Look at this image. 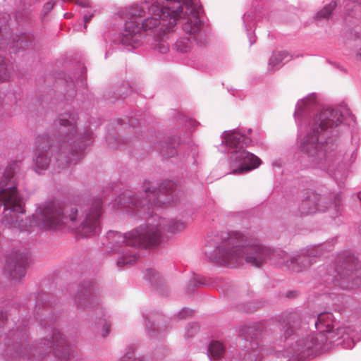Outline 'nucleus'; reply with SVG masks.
Wrapping results in <instances>:
<instances>
[{
	"label": "nucleus",
	"mask_w": 361,
	"mask_h": 361,
	"mask_svg": "<svg viewBox=\"0 0 361 361\" xmlns=\"http://www.w3.org/2000/svg\"><path fill=\"white\" fill-rule=\"evenodd\" d=\"M19 169L18 162H13L6 169L0 180V208L4 207L1 223L6 227L26 232L31 231L34 226L46 230L67 228L82 238L101 232L104 212L101 197L89 198L78 207L48 202L39 206L32 219L23 221L21 219L25 213L23 197L17 188L16 173Z\"/></svg>",
	"instance_id": "nucleus-1"
},
{
	"label": "nucleus",
	"mask_w": 361,
	"mask_h": 361,
	"mask_svg": "<svg viewBox=\"0 0 361 361\" xmlns=\"http://www.w3.org/2000/svg\"><path fill=\"white\" fill-rule=\"evenodd\" d=\"M351 116L345 106L322 108L314 93L298 102L294 118L301 140L300 147L307 158V167L326 171L336 182L346 177L349 166L357 158V152L343 154L337 151L329 135L330 129Z\"/></svg>",
	"instance_id": "nucleus-2"
},
{
	"label": "nucleus",
	"mask_w": 361,
	"mask_h": 361,
	"mask_svg": "<svg viewBox=\"0 0 361 361\" xmlns=\"http://www.w3.org/2000/svg\"><path fill=\"white\" fill-rule=\"evenodd\" d=\"M78 114H60L51 136L49 133L37 136L32 164L36 173L44 174L51 166L59 172L83 158L93 136L89 130L78 133Z\"/></svg>",
	"instance_id": "nucleus-3"
},
{
	"label": "nucleus",
	"mask_w": 361,
	"mask_h": 361,
	"mask_svg": "<svg viewBox=\"0 0 361 361\" xmlns=\"http://www.w3.org/2000/svg\"><path fill=\"white\" fill-rule=\"evenodd\" d=\"M179 1L164 0H145L134 4L123 10V14L129 20L123 25L117 41L127 50H132L142 44V31L154 35L152 47L160 54L169 50L168 34L177 25V16L183 13Z\"/></svg>",
	"instance_id": "nucleus-4"
},
{
	"label": "nucleus",
	"mask_w": 361,
	"mask_h": 361,
	"mask_svg": "<svg viewBox=\"0 0 361 361\" xmlns=\"http://www.w3.org/2000/svg\"><path fill=\"white\" fill-rule=\"evenodd\" d=\"M51 298L46 293H38L35 297L33 314L51 341L47 338H43L35 345L32 344V347L28 348L27 324L24 320L18 319L16 322L12 319L14 326L5 338L7 350L11 355L18 357L19 359L40 360L47 353H53L60 361L71 360L72 350L70 345L56 328V317L54 313Z\"/></svg>",
	"instance_id": "nucleus-5"
},
{
	"label": "nucleus",
	"mask_w": 361,
	"mask_h": 361,
	"mask_svg": "<svg viewBox=\"0 0 361 361\" xmlns=\"http://www.w3.org/2000/svg\"><path fill=\"white\" fill-rule=\"evenodd\" d=\"M206 247L204 255L210 262L228 268L244 263L255 267L268 262L280 264L286 256L281 250L271 249L252 235L235 231L208 236Z\"/></svg>",
	"instance_id": "nucleus-6"
},
{
	"label": "nucleus",
	"mask_w": 361,
	"mask_h": 361,
	"mask_svg": "<svg viewBox=\"0 0 361 361\" xmlns=\"http://www.w3.org/2000/svg\"><path fill=\"white\" fill-rule=\"evenodd\" d=\"M336 323L331 312H322L317 314V319L314 322L318 332L313 334L301 327L300 319L297 313L291 312L283 315L280 324L283 328V342L288 355L298 359L306 358L313 355L328 339L333 340L335 336L340 335L341 338H343V347L353 348L355 338L350 337V329L337 327L334 332Z\"/></svg>",
	"instance_id": "nucleus-7"
},
{
	"label": "nucleus",
	"mask_w": 361,
	"mask_h": 361,
	"mask_svg": "<svg viewBox=\"0 0 361 361\" xmlns=\"http://www.w3.org/2000/svg\"><path fill=\"white\" fill-rule=\"evenodd\" d=\"M185 227V224L181 221L166 220L150 212L145 224L128 233L123 234L114 231H108L107 247L111 252L118 254V267L131 265L137 260V249L154 248L160 244L162 231L176 233L183 231Z\"/></svg>",
	"instance_id": "nucleus-8"
},
{
	"label": "nucleus",
	"mask_w": 361,
	"mask_h": 361,
	"mask_svg": "<svg viewBox=\"0 0 361 361\" xmlns=\"http://www.w3.org/2000/svg\"><path fill=\"white\" fill-rule=\"evenodd\" d=\"M178 194V185L173 181L164 180L157 188L145 181L139 194L126 190L115 200V205L119 209H127L126 212L132 210L139 217H145L153 212L154 207H164L176 202Z\"/></svg>",
	"instance_id": "nucleus-9"
},
{
	"label": "nucleus",
	"mask_w": 361,
	"mask_h": 361,
	"mask_svg": "<svg viewBox=\"0 0 361 361\" xmlns=\"http://www.w3.org/2000/svg\"><path fill=\"white\" fill-rule=\"evenodd\" d=\"M222 145L226 146L230 154L228 163L231 173L243 174L258 168L261 159L245 148L251 142V139L239 130H225L221 135Z\"/></svg>",
	"instance_id": "nucleus-10"
},
{
	"label": "nucleus",
	"mask_w": 361,
	"mask_h": 361,
	"mask_svg": "<svg viewBox=\"0 0 361 361\" xmlns=\"http://www.w3.org/2000/svg\"><path fill=\"white\" fill-rule=\"evenodd\" d=\"M327 282L343 289H350L361 285V267L357 259L349 252L339 255L335 267L327 269Z\"/></svg>",
	"instance_id": "nucleus-11"
},
{
	"label": "nucleus",
	"mask_w": 361,
	"mask_h": 361,
	"mask_svg": "<svg viewBox=\"0 0 361 361\" xmlns=\"http://www.w3.org/2000/svg\"><path fill=\"white\" fill-rule=\"evenodd\" d=\"M75 304L78 309L95 312L96 319L98 324L103 325L102 335L106 337L110 331V324L104 318L105 313L101 306L99 299L97 296L96 286L92 281H87L80 286L78 291L75 297Z\"/></svg>",
	"instance_id": "nucleus-12"
},
{
	"label": "nucleus",
	"mask_w": 361,
	"mask_h": 361,
	"mask_svg": "<svg viewBox=\"0 0 361 361\" xmlns=\"http://www.w3.org/2000/svg\"><path fill=\"white\" fill-rule=\"evenodd\" d=\"M11 20L9 14L4 13L0 17V51H3L8 48L11 54L18 53L28 48L32 42V35L30 33H23L20 35H16L13 37L11 43H6L7 33L3 32V30H6V25ZM10 77V71L7 64L0 54V82L8 80Z\"/></svg>",
	"instance_id": "nucleus-13"
},
{
	"label": "nucleus",
	"mask_w": 361,
	"mask_h": 361,
	"mask_svg": "<svg viewBox=\"0 0 361 361\" xmlns=\"http://www.w3.org/2000/svg\"><path fill=\"white\" fill-rule=\"evenodd\" d=\"M180 123L185 126L186 132L183 140L180 137H167L164 141H160L155 144V149L160 155L165 158L173 157L177 154L176 147L180 143L190 144V135L193 130L197 126V123L185 116L180 115Z\"/></svg>",
	"instance_id": "nucleus-14"
},
{
	"label": "nucleus",
	"mask_w": 361,
	"mask_h": 361,
	"mask_svg": "<svg viewBox=\"0 0 361 361\" xmlns=\"http://www.w3.org/2000/svg\"><path fill=\"white\" fill-rule=\"evenodd\" d=\"M261 331L259 323L245 324L239 329V337L245 342L242 346L246 352H248V357L254 358L253 361H260L264 355V348L260 346L258 340Z\"/></svg>",
	"instance_id": "nucleus-15"
},
{
	"label": "nucleus",
	"mask_w": 361,
	"mask_h": 361,
	"mask_svg": "<svg viewBox=\"0 0 361 361\" xmlns=\"http://www.w3.org/2000/svg\"><path fill=\"white\" fill-rule=\"evenodd\" d=\"M341 199V194L336 195L334 202L327 207L322 204L324 202V197L313 192H307V195L302 200L299 206V212L302 215H309L317 212H326L329 208L333 207L334 212L332 213V216H336L340 212Z\"/></svg>",
	"instance_id": "nucleus-16"
},
{
	"label": "nucleus",
	"mask_w": 361,
	"mask_h": 361,
	"mask_svg": "<svg viewBox=\"0 0 361 361\" xmlns=\"http://www.w3.org/2000/svg\"><path fill=\"white\" fill-rule=\"evenodd\" d=\"M27 252H13L7 259L5 269L14 281H19L25 276V268L29 261Z\"/></svg>",
	"instance_id": "nucleus-17"
},
{
	"label": "nucleus",
	"mask_w": 361,
	"mask_h": 361,
	"mask_svg": "<svg viewBox=\"0 0 361 361\" xmlns=\"http://www.w3.org/2000/svg\"><path fill=\"white\" fill-rule=\"evenodd\" d=\"M314 249H312L307 252V254L302 252L291 258L290 261L286 260L287 267L293 271H301L302 269L310 267L315 262L314 259Z\"/></svg>",
	"instance_id": "nucleus-18"
},
{
	"label": "nucleus",
	"mask_w": 361,
	"mask_h": 361,
	"mask_svg": "<svg viewBox=\"0 0 361 361\" xmlns=\"http://www.w3.org/2000/svg\"><path fill=\"white\" fill-rule=\"evenodd\" d=\"M242 18L247 32L250 44L252 45L256 42L255 39V35L252 32V30L254 31L255 27L256 15L253 12L248 11L243 16Z\"/></svg>",
	"instance_id": "nucleus-19"
},
{
	"label": "nucleus",
	"mask_w": 361,
	"mask_h": 361,
	"mask_svg": "<svg viewBox=\"0 0 361 361\" xmlns=\"http://www.w3.org/2000/svg\"><path fill=\"white\" fill-rule=\"evenodd\" d=\"M226 353L224 345L217 341H212L208 346L207 356L210 360H219Z\"/></svg>",
	"instance_id": "nucleus-20"
},
{
	"label": "nucleus",
	"mask_w": 361,
	"mask_h": 361,
	"mask_svg": "<svg viewBox=\"0 0 361 361\" xmlns=\"http://www.w3.org/2000/svg\"><path fill=\"white\" fill-rule=\"evenodd\" d=\"M348 1L345 6L347 14L345 20L346 23H350V17L357 18L361 16V0H348Z\"/></svg>",
	"instance_id": "nucleus-21"
},
{
	"label": "nucleus",
	"mask_w": 361,
	"mask_h": 361,
	"mask_svg": "<svg viewBox=\"0 0 361 361\" xmlns=\"http://www.w3.org/2000/svg\"><path fill=\"white\" fill-rule=\"evenodd\" d=\"M291 58L292 56L286 51L274 52L269 59V66L272 68H276L290 61Z\"/></svg>",
	"instance_id": "nucleus-22"
},
{
	"label": "nucleus",
	"mask_w": 361,
	"mask_h": 361,
	"mask_svg": "<svg viewBox=\"0 0 361 361\" xmlns=\"http://www.w3.org/2000/svg\"><path fill=\"white\" fill-rule=\"evenodd\" d=\"M27 310V307L23 305H20L18 303L14 304L12 309L9 310V312L6 314H4L2 311H0V329L3 328L5 324L8 322V317H11L13 314H16L18 312V314H23L24 312Z\"/></svg>",
	"instance_id": "nucleus-23"
},
{
	"label": "nucleus",
	"mask_w": 361,
	"mask_h": 361,
	"mask_svg": "<svg viewBox=\"0 0 361 361\" xmlns=\"http://www.w3.org/2000/svg\"><path fill=\"white\" fill-rule=\"evenodd\" d=\"M336 6H337V1L332 0L329 4L326 5L322 10H320L316 14L315 18L318 20L328 19Z\"/></svg>",
	"instance_id": "nucleus-24"
},
{
	"label": "nucleus",
	"mask_w": 361,
	"mask_h": 361,
	"mask_svg": "<svg viewBox=\"0 0 361 361\" xmlns=\"http://www.w3.org/2000/svg\"><path fill=\"white\" fill-rule=\"evenodd\" d=\"M144 279L152 286L157 284L161 279L159 274L152 269H147L144 271Z\"/></svg>",
	"instance_id": "nucleus-25"
},
{
	"label": "nucleus",
	"mask_w": 361,
	"mask_h": 361,
	"mask_svg": "<svg viewBox=\"0 0 361 361\" xmlns=\"http://www.w3.org/2000/svg\"><path fill=\"white\" fill-rule=\"evenodd\" d=\"M206 279L200 277L198 275L194 274L192 279L190 281L187 292L190 293L193 290L194 288L199 287L202 285H207Z\"/></svg>",
	"instance_id": "nucleus-26"
},
{
	"label": "nucleus",
	"mask_w": 361,
	"mask_h": 361,
	"mask_svg": "<svg viewBox=\"0 0 361 361\" xmlns=\"http://www.w3.org/2000/svg\"><path fill=\"white\" fill-rule=\"evenodd\" d=\"M199 331V326L197 324H189L186 326L185 336L187 338L192 337Z\"/></svg>",
	"instance_id": "nucleus-27"
},
{
	"label": "nucleus",
	"mask_w": 361,
	"mask_h": 361,
	"mask_svg": "<svg viewBox=\"0 0 361 361\" xmlns=\"http://www.w3.org/2000/svg\"><path fill=\"white\" fill-rule=\"evenodd\" d=\"M193 314V311L191 309L184 307L178 313V316L180 319H186Z\"/></svg>",
	"instance_id": "nucleus-28"
},
{
	"label": "nucleus",
	"mask_w": 361,
	"mask_h": 361,
	"mask_svg": "<svg viewBox=\"0 0 361 361\" xmlns=\"http://www.w3.org/2000/svg\"><path fill=\"white\" fill-rule=\"evenodd\" d=\"M135 352L133 348H129L123 357V361H137L135 359ZM137 361H140V360Z\"/></svg>",
	"instance_id": "nucleus-29"
},
{
	"label": "nucleus",
	"mask_w": 361,
	"mask_h": 361,
	"mask_svg": "<svg viewBox=\"0 0 361 361\" xmlns=\"http://www.w3.org/2000/svg\"><path fill=\"white\" fill-rule=\"evenodd\" d=\"M143 317H144V320H145V327L146 329L149 331H154L156 329L155 326H154V322H150L149 321V317L148 316H147L146 314H144L143 315Z\"/></svg>",
	"instance_id": "nucleus-30"
},
{
	"label": "nucleus",
	"mask_w": 361,
	"mask_h": 361,
	"mask_svg": "<svg viewBox=\"0 0 361 361\" xmlns=\"http://www.w3.org/2000/svg\"><path fill=\"white\" fill-rule=\"evenodd\" d=\"M55 4L56 2L54 1V0H50L49 1L46 3L43 7V11L44 12V13H47L48 12H49Z\"/></svg>",
	"instance_id": "nucleus-31"
},
{
	"label": "nucleus",
	"mask_w": 361,
	"mask_h": 361,
	"mask_svg": "<svg viewBox=\"0 0 361 361\" xmlns=\"http://www.w3.org/2000/svg\"><path fill=\"white\" fill-rule=\"evenodd\" d=\"M92 16H93V13H92L89 11H87L86 13H83V18H84V23H85L84 28L85 29L87 28L86 24L91 20Z\"/></svg>",
	"instance_id": "nucleus-32"
},
{
	"label": "nucleus",
	"mask_w": 361,
	"mask_h": 361,
	"mask_svg": "<svg viewBox=\"0 0 361 361\" xmlns=\"http://www.w3.org/2000/svg\"><path fill=\"white\" fill-rule=\"evenodd\" d=\"M361 36L360 35L358 31L357 30H354L353 32V31L350 32V38L356 39H360Z\"/></svg>",
	"instance_id": "nucleus-33"
},
{
	"label": "nucleus",
	"mask_w": 361,
	"mask_h": 361,
	"mask_svg": "<svg viewBox=\"0 0 361 361\" xmlns=\"http://www.w3.org/2000/svg\"><path fill=\"white\" fill-rule=\"evenodd\" d=\"M355 57L357 61H361V47L357 51Z\"/></svg>",
	"instance_id": "nucleus-34"
},
{
	"label": "nucleus",
	"mask_w": 361,
	"mask_h": 361,
	"mask_svg": "<svg viewBox=\"0 0 361 361\" xmlns=\"http://www.w3.org/2000/svg\"><path fill=\"white\" fill-rule=\"evenodd\" d=\"M357 198L361 200V192L357 195Z\"/></svg>",
	"instance_id": "nucleus-35"
},
{
	"label": "nucleus",
	"mask_w": 361,
	"mask_h": 361,
	"mask_svg": "<svg viewBox=\"0 0 361 361\" xmlns=\"http://www.w3.org/2000/svg\"><path fill=\"white\" fill-rule=\"evenodd\" d=\"M109 54V51H107V52L105 54V58H106V59L108 57Z\"/></svg>",
	"instance_id": "nucleus-36"
},
{
	"label": "nucleus",
	"mask_w": 361,
	"mask_h": 361,
	"mask_svg": "<svg viewBox=\"0 0 361 361\" xmlns=\"http://www.w3.org/2000/svg\"><path fill=\"white\" fill-rule=\"evenodd\" d=\"M251 310V308H248L246 310V311H250Z\"/></svg>",
	"instance_id": "nucleus-37"
}]
</instances>
